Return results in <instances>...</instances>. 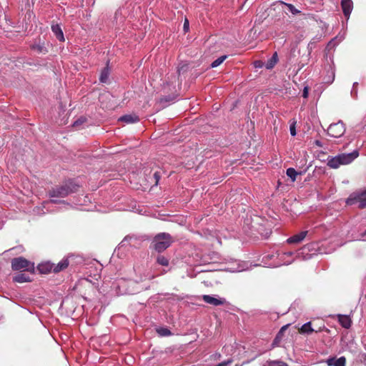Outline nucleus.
<instances>
[{
  "mask_svg": "<svg viewBox=\"0 0 366 366\" xmlns=\"http://www.w3.org/2000/svg\"><path fill=\"white\" fill-rule=\"evenodd\" d=\"M79 187V186L74 182L69 181L63 185L52 188L49 192V196L52 199L50 201L45 202L44 203V207L46 208V206L50 203H61L64 205H69V204L66 203L64 201H59L54 198H64L69 194L76 192Z\"/></svg>",
  "mask_w": 366,
  "mask_h": 366,
  "instance_id": "1",
  "label": "nucleus"
},
{
  "mask_svg": "<svg viewBox=\"0 0 366 366\" xmlns=\"http://www.w3.org/2000/svg\"><path fill=\"white\" fill-rule=\"evenodd\" d=\"M293 254L292 252H275L264 255L262 259L268 267H277L291 264L294 261Z\"/></svg>",
  "mask_w": 366,
  "mask_h": 366,
  "instance_id": "2",
  "label": "nucleus"
},
{
  "mask_svg": "<svg viewBox=\"0 0 366 366\" xmlns=\"http://www.w3.org/2000/svg\"><path fill=\"white\" fill-rule=\"evenodd\" d=\"M359 156L357 150L350 153H342L335 157H328L327 166L332 169H337L340 165L350 164Z\"/></svg>",
  "mask_w": 366,
  "mask_h": 366,
  "instance_id": "3",
  "label": "nucleus"
},
{
  "mask_svg": "<svg viewBox=\"0 0 366 366\" xmlns=\"http://www.w3.org/2000/svg\"><path fill=\"white\" fill-rule=\"evenodd\" d=\"M173 242L172 236L167 232H161L156 234L151 243V248L158 253L166 250Z\"/></svg>",
  "mask_w": 366,
  "mask_h": 366,
  "instance_id": "4",
  "label": "nucleus"
},
{
  "mask_svg": "<svg viewBox=\"0 0 366 366\" xmlns=\"http://www.w3.org/2000/svg\"><path fill=\"white\" fill-rule=\"evenodd\" d=\"M11 268L14 271H34V264L22 257L11 259Z\"/></svg>",
  "mask_w": 366,
  "mask_h": 366,
  "instance_id": "5",
  "label": "nucleus"
},
{
  "mask_svg": "<svg viewBox=\"0 0 366 366\" xmlns=\"http://www.w3.org/2000/svg\"><path fill=\"white\" fill-rule=\"evenodd\" d=\"M347 205L358 204L359 208L366 207V189L359 192L351 194L346 200Z\"/></svg>",
  "mask_w": 366,
  "mask_h": 366,
  "instance_id": "6",
  "label": "nucleus"
},
{
  "mask_svg": "<svg viewBox=\"0 0 366 366\" xmlns=\"http://www.w3.org/2000/svg\"><path fill=\"white\" fill-rule=\"evenodd\" d=\"M345 132V127L342 121L331 124L327 129V134L332 137H341Z\"/></svg>",
  "mask_w": 366,
  "mask_h": 366,
  "instance_id": "7",
  "label": "nucleus"
},
{
  "mask_svg": "<svg viewBox=\"0 0 366 366\" xmlns=\"http://www.w3.org/2000/svg\"><path fill=\"white\" fill-rule=\"evenodd\" d=\"M202 299L204 302L214 306L222 305L226 302L224 298L218 297L217 295H204Z\"/></svg>",
  "mask_w": 366,
  "mask_h": 366,
  "instance_id": "8",
  "label": "nucleus"
},
{
  "mask_svg": "<svg viewBox=\"0 0 366 366\" xmlns=\"http://www.w3.org/2000/svg\"><path fill=\"white\" fill-rule=\"evenodd\" d=\"M341 6L342 9L343 14L345 17L349 18L352 9H353V2L352 0H342L341 1Z\"/></svg>",
  "mask_w": 366,
  "mask_h": 366,
  "instance_id": "9",
  "label": "nucleus"
},
{
  "mask_svg": "<svg viewBox=\"0 0 366 366\" xmlns=\"http://www.w3.org/2000/svg\"><path fill=\"white\" fill-rule=\"evenodd\" d=\"M328 366H345L346 358L345 357H340L339 358L330 357L326 360Z\"/></svg>",
  "mask_w": 366,
  "mask_h": 366,
  "instance_id": "10",
  "label": "nucleus"
},
{
  "mask_svg": "<svg viewBox=\"0 0 366 366\" xmlns=\"http://www.w3.org/2000/svg\"><path fill=\"white\" fill-rule=\"evenodd\" d=\"M307 231H302L297 234H295L287 239L289 244H297L302 242L307 236Z\"/></svg>",
  "mask_w": 366,
  "mask_h": 366,
  "instance_id": "11",
  "label": "nucleus"
},
{
  "mask_svg": "<svg viewBox=\"0 0 366 366\" xmlns=\"http://www.w3.org/2000/svg\"><path fill=\"white\" fill-rule=\"evenodd\" d=\"M69 262L68 258L62 259L57 264H54L53 272L55 273L59 272L69 266Z\"/></svg>",
  "mask_w": 366,
  "mask_h": 366,
  "instance_id": "12",
  "label": "nucleus"
},
{
  "mask_svg": "<svg viewBox=\"0 0 366 366\" xmlns=\"http://www.w3.org/2000/svg\"><path fill=\"white\" fill-rule=\"evenodd\" d=\"M338 322L345 329H349L352 325L351 319L347 315H338Z\"/></svg>",
  "mask_w": 366,
  "mask_h": 366,
  "instance_id": "13",
  "label": "nucleus"
},
{
  "mask_svg": "<svg viewBox=\"0 0 366 366\" xmlns=\"http://www.w3.org/2000/svg\"><path fill=\"white\" fill-rule=\"evenodd\" d=\"M119 121L124 122L127 124L136 123L139 121V118L136 114H125L119 119Z\"/></svg>",
  "mask_w": 366,
  "mask_h": 366,
  "instance_id": "14",
  "label": "nucleus"
},
{
  "mask_svg": "<svg viewBox=\"0 0 366 366\" xmlns=\"http://www.w3.org/2000/svg\"><path fill=\"white\" fill-rule=\"evenodd\" d=\"M54 269V264L51 262L41 263L38 265L39 271L42 274H46L51 271Z\"/></svg>",
  "mask_w": 366,
  "mask_h": 366,
  "instance_id": "15",
  "label": "nucleus"
},
{
  "mask_svg": "<svg viewBox=\"0 0 366 366\" xmlns=\"http://www.w3.org/2000/svg\"><path fill=\"white\" fill-rule=\"evenodd\" d=\"M51 31L56 36V37L60 41H64V36L61 26L59 24H53L51 26Z\"/></svg>",
  "mask_w": 366,
  "mask_h": 366,
  "instance_id": "16",
  "label": "nucleus"
},
{
  "mask_svg": "<svg viewBox=\"0 0 366 366\" xmlns=\"http://www.w3.org/2000/svg\"><path fill=\"white\" fill-rule=\"evenodd\" d=\"M278 61V56L277 52L273 54L272 57L267 60L266 64H264V66L267 69H272L275 64L277 63Z\"/></svg>",
  "mask_w": 366,
  "mask_h": 366,
  "instance_id": "17",
  "label": "nucleus"
},
{
  "mask_svg": "<svg viewBox=\"0 0 366 366\" xmlns=\"http://www.w3.org/2000/svg\"><path fill=\"white\" fill-rule=\"evenodd\" d=\"M13 281L15 282L24 283V282H30L31 280L28 275L23 274V273H20V274H17L16 275H15L13 277Z\"/></svg>",
  "mask_w": 366,
  "mask_h": 366,
  "instance_id": "18",
  "label": "nucleus"
},
{
  "mask_svg": "<svg viewBox=\"0 0 366 366\" xmlns=\"http://www.w3.org/2000/svg\"><path fill=\"white\" fill-rule=\"evenodd\" d=\"M300 332L302 334L310 335L312 332H315V330L312 327L311 322H307L305 323L300 328Z\"/></svg>",
  "mask_w": 366,
  "mask_h": 366,
  "instance_id": "19",
  "label": "nucleus"
},
{
  "mask_svg": "<svg viewBox=\"0 0 366 366\" xmlns=\"http://www.w3.org/2000/svg\"><path fill=\"white\" fill-rule=\"evenodd\" d=\"M109 76V68L108 66L104 67L101 72L99 76V81L102 83L107 82Z\"/></svg>",
  "mask_w": 366,
  "mask_h": 366,
  "instance_id": "20",
  "label": "nucleus"
},
{
  "mask_svg": "<svg viewBox=\"0 0 366 366\" xmlns=\"http://www.w3.org/2000/svg\"><path fill=\"white\" fill-rule=\"evenodd\" d=\"M287 175L292 179V182L296 180L297 176L302 174V172H297L294 168H288L286 172Z\"/></svg>",
  "mask_w": 366,
  "mask_h": 366,
  "instance_id": "21",
  "label": "nucleus"
},
{
  "mask_svg": "<svg viewBox=\"0 0 366 366\" xmlns=\"http://www.w3.org/2000/svg\"><path fill=\"white\" fill-rule=\"evenodd\" d=\"M335 69L332 66H330V70L328 71V75L325 77V83L329 84H332L335 80Z\"/></svg>",
  "mask_w": 366,
  "mask_h": 366,
  "instance_id": "22",
  "label": "nucleus"
},
{
  "mask_svg": "<svg viewBox=\"0 0 366 366\" xmlns=\"http://www.w3.org/2000/svg\"><path fill=\"white\" fill-rule=\"evenodd\" d=\"M280 4L285 6L288 9V10L294 15L300 13V11L296 9L295 6L292 5V4L285 3L284 1H280Z\"/></svg>",
  "mask_w": 366,
  "mask_h": 366,
  "instance_id": "23",
  "label": "nucleus"
},
{
  "mask_svg": "<svg viewBox=\"0 0 366 366\" xmlns=\"http://www.w3.org/2000/svg\"><path fill=\"white\" fill-rule=\"evenodd\" d=\"M157 262L162 266L169 265V259L164 255H158L157 257Z\"/></svg>",
  "mask_w": 366,
  "mask_h": 366,
  "instance_id": "24",
  "label": "nucleus"
},
{
  "mask_svg": "<svg viewBox=\"0 0 366 366\" xmlns=\"http://www.w3.org/2000/svg\"><path fill=\"white\" fill-rule=\"evenodd\" d=\"M227 58V55H223V56H221L219 57H218L216 60H214L212 64H211V67L212 68H215V67H217L218 66H219Z\"/></svg>",
  "mask_w": 366,
  "mask_h": 366,
  "instance_id": "25",
  "label": "nucleus"
},
{
  "mask_svg": "<svg viewBox=\"0 0 366 366\" xmlns=\"http://www.w3.org/2000/svg\"><path fill=\"white\" fill-rule=\"evenodd\" d=\"M267 366H289L286 362L281 360L267 361Z\"/></svg>",
  "mask_w": 366,
  "mask_h": 366,
  "instance_id": "26",
  "label": "nucleus"
},
{
  "mask_svg": "<svg viewBox=\"0 0 366 366\" xmlns=\"http://www.w3.org/2000/svg\"><path fill=\"white\" fill-rule=\"evenodd\" d=\"M86 119L85 117H80L78 119H76L75 122H74L72 127L76 129H79L80 127L86 122Z\"/></svg>",
  "mask_w": 366,
  "mask_h": 366,
  "instance_id": "27",
  "label": "nucleus"
},
{
  "mask_svg": "<svg viewBox=\"0 0 366 366\" xmlns=\"http://www.w3.org/2000/svg\"><path fill=\"white\" fill-rule=\"evenodd\" d=\"M340 41L341 39L337 41V36L335 37L327 44V48L329 49L334 48Z\"/></svg>",
  "mask_w": 366,
  "mask_h": 366,
  "instance_id": "28",
  "label": "nucleus"
},
{
  "mask_svg": "<svg viewBox=\"0 0 366 366\" xmlns=\"http://www.w3.org/2000/svg\"><path fill=\"white\" fill-rule=\"evenodd\" d=\"M290 134L292 137H295L297 134V132H296V121L294 120L290 124Z\"/></svg>",
  "mask_w": 366,
  "mask_h": 366,
  "instance_id": "29",
  "label": "nucleus"
},
{
  "mask_svg": "<svg viewBox=\"0 0 366 366\" xmlns=\"http://www.w3.org/2000/svg\"><path fill=\"white\" fill-rule=\"evenodd\" d=\"M358 85V83L357 82H355L352 85V89L351 90V96L354 98V99H356L357 97V86Z\"/></svg>",
  "mask_w": 366,
  "mask_h": 366,
  "instance_id": "30",
  "label": "nucleus"
},
{
  "mask_svg": "<svg viewBox=\"0 0 366 366\" xmlns=\"http://www.w3.org/2000/svg\"><path fill=\"white\" fill-rule=\"evenodd\" d=\"M157 332L162 336H167L171 334V332L167 328H160Z\"/></svg>",
  "mask_w": 366,
  "mask_h": 366,
  "instance_id": "31",
  "label": "nucleus"
},
{
  "mask_svg": "<svg viewBox=\"0 0 366 366\" xmlns=\"http://www.w3.org/2000/svg\"><path fill=\"white\" fill-rule=\"evenodd\" d=\"M153 177H154V179L155 180L154 185L157 186L158 184V183H159V181L160 177H161L159 172H154V174L153 175Z\"/></svg>",
  "mask_w": 366,
  "mask_h": 366,
  "instance_id": "32",
  "label": "nucleus"
},
{
  "mask_svg": "<svg viewBox=\"0 0 366 366\" xmlns=\"http://www.w3.org/2000/svg\"><path fill=\"white\" fill-rule=\"evenodd\" d=\"M263 66H264V64L260 60H257L254 62V66L257 69L262 68Z\"/></svg>",
  "mask_w": 366,
  "mask_h": 366,
  "instance_id": "33",
  "label": "nucleus"
},
{
  "mask_svg": "<svg viewBox=\"0 0 366 366\" xmlns=\"http://www.w3.org/2000/svg\"><path fill=\"white\" fill-rule=\"evenodd\" d=\"M34 49H36L39 52L44 53L46 51L44 47L41 45H35L33 46Z\"/></svg>",
  "mask_w": 366,
  "mask_h": 366,
  "instance_id": "34",
  "label": "nucleus"
},
{
  "mask_svg": "<svg viewBox=\"0 0 366 366\" xmlns=\"http://www.w3.org/2000/svg\"><path fill=\"white\" fill-rule=\"evenodd\" d=\"M232 362V359H229L227 361H224L222 362L219 363L217 365V366H227L228 365L231 364Z\"/></svg>",
  "mask_w": 366,
  "mask_h": 366,
  "instance_id": "35",
  "label": "nucleus"
},
{
  "mask_svg": "<svg viewBox=\"0 0 366 366\" xmlns=\"http://www.w3.org/2000/svg\"><path fill=\"white\" fill-rule=\"evenodd\" d=\"M322 331H325L327 333L330 332V330L328 328H327L325 325H323L322 327H319L318 330H315V332H322Z\"/></svg>",
  "mask_w": 366,
  "mask_h": 366,
  "instance_id": "36",
  "label": "nucleus"
},
{
  "mask_svg": "<svg viewBox=\"0 0 366 366\" xmlns=\"http://www.w3.org/2000/svg\"><path fill=\"white\" fill-rule=\"evenodd\" d=\"M183 29L185 32H187L189 30V21L187 19H185L184 20Z\"/></svg>",
  "mask_w": 366,
  "mask_h": 366,
  "instance_id": "37",
  "label": "nucleus"
},
{
  "mask_svg": "<svg viewBox=\"0 0 366 366\" xmlns=\"http://www.w3.org/2000/svg\"><path fill=\"white\" fill-rule=\"evenodd\" d=\"M132 238H133V237H132V236H127V237H124V239L122 240V242H121V244H122V245H124V243H125L126 242H127V241H129V240H131Z\"/></svg>",
  "mask_w": 366,
  "mask_h": 366,
  "instance_id": "38",
  "label": "nucleus"
},
{
  "mask_svg": "<svg viewBox=\"0 0 366 366\" xmlns=\"http://www.w3.org/2000/svg\"><path fill=\"white\" fill-rule=\"evenodd\" d=\"M302 97L304 98H307V97H308V89L307 86L304 88Z\"/></svg>",
  "mask_w": 366,
  "mask_h": 366,
  "instance_id": "39",
  "label": "nucleus"
},
{
  "mask_svg": "<svg viewBox=\"0 0 366 366\" xmlns=\"http://www.w3.org/2000/svg\"><path fill=\"white\" fill-rule=\"evenodd\" d=\"M360 239L362 241H366V230L360 234Z\"/></svg>",
  "mask_w": 366,
  "mask_h": 366,
  "instance_id": "40",
  "label": "nucleus"
},
{
  "mask_svg": "<svg viewBox=\"0 0 366 366\" xmlns=\"http://www.w3.org/2000/svg\"><path fill=\"white\" fill-rule=\"evenodd\" d=\"M315 144L316 146L319 147H323V144H322V142L320 141V140H315Z\"/></svg>",
  "mask_w": 366,
  "mask_h": 366,
  "instance_id": "41",
  "label": "nucleus"
},
{
  "mask_svg": "<svg viewBox=\"0 0 366 366\" xmlns=\"http://www.w3.org/2000/svg\"><path fill=\"white\" fill-rule=\"evenodd\" d=\"M184 69V66H182L180 68L178 69V72L180 73L181 71H182Z\"/></svg>",
  "mask_w": 366,
  "mask_h": 366,
  "instance_id": "42",
  "label": "nucleus"
},
{
  "mask_svg": "<svg viewBox=\"0 0 366 366\" xmlns=\"http://www.w3.org/2000/svg\"><path fill=\"white\" fill-rule=\"evenodd\" d=\"M286 327H287V326H284V327H282L281 330H284Z\"/></svg>",
  "mask_w": 366,
  "mask_h": 366,
  "instance_id": "43",
  "label": "nucleus"
}]
</instances>
